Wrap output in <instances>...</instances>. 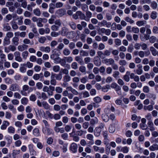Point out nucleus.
Instances as JSON below:
<instances>
[{
	"instance_id": "f257e3e1",
	"label": "nucleus",
	"mask_w": 158,
	"mask_h": 158,
	"mask_svg": "<svg viewBox=\"0 0 158 158\" xmlns=\"http://www.w3.org/2000/svg\"><path fill=\"white\" fill-rule=\"evenodd\" d=\"M66 10L64 8L58 9L55 12V15L58 17H61L66 14Z\"/></svg>"
},
{
	"instance_id": "f03ea898",
	"label": "nucleus",
	"mask_w": 158,
	"mask_h": 158,
	"mask_svg": "<svg viewBox=\"0 0 158 158\" xmlns=\"http://www.w3.org/2000/svg\"><path fill=\"white\" fill-rule=\"evenodd\" d=\"M15 57V60L19 62H21L23 61V59L20 56V53L18 51H16L14 53Z\"/></svg>"
},
{
	"instance_id": "7ed1b4c3",
	"label": "nucleus",
	"mask_w": 158,
	"mask_h": 158,
	"mask_svg": "<svg viewBox=\"0 0 158 158\" xmlns=\"http://www.w3.org/2000/svg\"><path fill=\"white\" fill-rule=\"evenodd\" d=\"M9 89L10 90L13 91H17L19 90V87L16 84H13L11 85Z\"/></svg>"
},
{
	"instance_id": "20e7f679",
	"label": "nucleus",
	"mask_w": 158,
	"mask_h": 158,
	"mask_svg": "<svg viewBox=\"0 0 158 158\" xmlns=\"http://www.w3.org/2000/svg\"><path fill=\"white\" fill-rule=\"evenodd\" d=\"M98 25H100L101 26H106V27L108 28H109L111 26V23L109 22H107V21L105 20H103L101 22H100Z\"/></svg>"
},
{
	"instance_id": "39448f33",
	"label": "nucleus",
	"mask_w": 158,
	"mask_h": 158,
	"mask_svg": "<svg viewBox=\"0 0 158 158\" xmlns=\"http://www.w3.org/2000/svg\"><path fill=\"white\" fill-rule=\"evenodd\" d=\"M45 129H43L42 131L44 134H46L48 135H50L53 134V131L52 130L48 127H45Z\"/></svg>"
},
{
	"instance_id": "423d86ee",
	"label": "nucleus",
	"mask_w": 158,
	"mask_h": 158,
	"mask_svg": "<svg viewBox=\"0 0 158 158\" xmlns=\"http://www.w3.org/2000/svg\"><path fill=\"white\" fill-rule=\"evenodd\" d=\"M105 63L108 65H112L115 63L114 60L112 58L106 59L104 60Z\"/></svg>"
},
{
	"instance_id": "0eeeda50",
	"label": "nucleus",
	"mask_w": 158,
	"mask_h": 158,
	"mask_svg": "<svg viewBox=\"0 0 158 158\" xmlns=\"http://www.w3.org/2000/svg\"><path fill=\"white\" fill-rule=\"evenodd\" d=\"M77 144L74 143H73L71 145L70 150L73 152L76 153L77 151Z\"/></svg>"
},
{
	"instance_id": "6e6552de",
	"label": "nucleus",
	"mask_w": 158,
	"mask_h": 158,
	"mask_svg": "<svg viewBox=\"0 0 158 158\" xmlns=\"http://www.w3.org/2000/svg\"><path fill=\"white\" fill-rule=\"evenodd\" d=\"M77 15L79 17V18L81 20H85L86 21H89V19L86 18L85 15L81 11H78Z\"/></svg>"
},
{
	"instance_id": "1a4fd4ad",
	"label": "nucleus",
	"mask_w": 158,
	"mask_h": 158,
	"mask_svg": "<svg viewBox=\"0 0 158 158\" xmlns=\"http://www.w3.org/2000/svg\"><path fill=\"white\" fill-rule=\"evenodd\" d=\"M94 62L95 65L99 66L101 64V61L100 59L98 56H96L94 58Z\"/></svg>"
},
{
	"instance_id": "9d476101",
	"label": "nucleus",
	"mask_w": 158,
	"mask_h": 158,
	"mask_svg": "<svg viewBox=\"0 0 158 158\" xmlns=\"http://www.w3.org/2000/svg\"><path fill=\"white\" fill-rule=\"evenodd\" d=\"M75 60L81 65H82L84 64L83 58L81 57L80 56H76L75 57Z\"/></svg>"
},
{
	"instance_id": "9b49d317",
	"label": "nucleus",
	"mask_w": 158,
	"mask_h": 158,
	"mask_svg": "<svg viewBox=\"0 0 158 158\" xmlns=\"http://www.w3.org/2000/svg\"><path fill=\"white\" fill-rule=\"evenodd\" d=\"M9 123L7 121H3L2 123V124L1 127V129L2 130L6 129L7 126H9Z\"/></svg>"
},
{
	"instance_id": "f8f14e48",
	"label": "nucleus",
	"mask_w": 158,
	"mask_h": 158,
	"mask_svg": "<svg viewBox=\"0 0 158 158\" xmlns=\"http://www.w3.org/2000/svg\"><path fill=\"white\" fill-rule=\"evenodd\" d=\"M40 77H43V76L42 73H41L39 74H35L33 76V79L35 80H38Z\"/></svg>"
},
{
	"instance_id": "ddd939ff",
	"label": "nucleus",
	"mask_w": 158,
	"mask_h": 158,
	"mask_svg": "<svg viewBox=\"0 0 158 158\" xmlns=\"http://www.w3.org/2000/svg\"><path fill=\"white\" fill-rule=\"evenodd\" d=\"M23 89L24 91H28V92L29 93L31 92L33 90V89L32 87H29L27 85H24L23 87Z\"/></svg>"
},
{
	"instance_id": "4468645a",
	"label": "nucleus",
	"mask_w": 158,
	"mask_h": 158,
	"mask_svg": "<svg viewBox=\"0 0 158 158\" xmlns=\"http://www.w3.org/2000/svg\"><path fill=\"white\" fill-rule=\"evenodd\" d=\"M130 74V71H127L126 72V74L123 76V78L124 80L127 82H128L130 81L129 76Z\"/></svg>"
},
{
	"instance_id": "2eb2a0df",
	"label": "nucleus",
	"mask_w": 158,
	"mask_h": 158,
	"mask_svg": "<svg viewBox=\"0 0 158 158\" xmlns=\"http://www.w3.org/2000/svg\"><path fill=\"white\" fill-rule=\"evenodd\" d=\"M28 46L27 45L24 44L20 45L18 46V50L22 52L24 50L27 49Z\"/></svg>"
},
{
	"instance_id": "dca6fc26",
	"label": "nucleus",
	"mask_w": 158,
	"mask_h": 158,
	"mask_svg": "<svg viewBox=\"0 0 158 158\" xmlns=\"http://www.w3.org/2000/svg\"><path fill=\"white\" fill-rule=\"evenodd\" d=\"M40 50L43 52L49 53L50 51V48L49 47H41L40 48Z\"/></svg>"
},
{
	"instance_id": "f3484780",
	"label": "nucleus",
	"mask_w": 158,
	"mask_h": 158,
	"mask_svg": "<svg viewBox=\"0 0 158 158\" xmlns=\"http://www.w3.org/2000/svg\"><path fill=\"white\" fill-rule=\"evenodd\" d=\"M137 66L139 67L138 69L136 70V73L138 75H141L143 72V71L142 69V66L140 64L138 65Z\"/></svg>"
},
{
	"instance_id": "a211bd4d",
	"label": "nucleus",
	"mask_w": 158,
	"mask_h": 158,
	"mask_svg": "<svg viewBox=\"0 0 158 158\" xmlns=\"http://www.w3.org/2000/svg\"><path fill=\"white\" fill-rule=\"evenodd\" d=\"M149 149L151 151L158 150V145L156 143L153 144L149 148Z\"/></svg>"
},
{
	"instance_id": "6ab92c4d",
	"label": "nucleus",
	"mask_w": 158,
	"mask_h": 158,
	"mask_svg": "<svg viewBox=\"0 0 158 158\" xmlns=\"http://www.w3.org/2000/svg\"><path fill=\"white\" fill-rule=\"evenodd\" d=\"M25 64H21L19 68V71L22 73H25L26 71V68L25 67Z\"/></svg>"
},
{
	"instance_id": "aec40b11",
	"label": "nucleus",
	"mask_w": 158,
	"mask_h": 158,
	"mask_svg": "<svg viewBox=\"0 0 158 158\" xmlns=\"http://www.w3.org/2000/svg\"><path fill=\"white\" fill-rule=\"evenodd\" d=\"M33 134L36 137H38L40 135V132L39 129L35 128L33 131Z\"/></svg>"
},
{
	"instance_id": "412c9836",
	"label": "nucleus",
	"mask_w": 158,
	"mask_h": 158,
	"mask_svg": "<svg viewBox=\"0 0 158 158\" xmlns=\"http://www.w3.org/2000/svg\"><path fill=\"white\" fill-rule=\"evenodd\" d=\"M68 25L70 26L71 28L73 30H75L76 28V25L75 23L72 21H70L69 22Z\"/></svg>"
},
{
	"instance_id": "4be33fe9",
	"label": "nucleus",
	"mask_w": 158,
	"mask_h": 158,
	"mask_svg": "<svg viewBox=\"0 0 158 158\" xmlns=\"http://www.w3.org/2000/svg\"><path fill=\"white\" fill-rule=\"evenodd\" d=\"M101 131L100 129L96 127L94 131V135L96 137L99 136L100 135Z\"/></svg>"
},
{
	"instance_id": "5701e85b",
	"label": "nucleus",
	"mask_w": 158,
	"mask_h": 158,
	"mask_svg": "<svg viewBox=\"0 0 158 158\" xmlns=\"http://www.w3.org/2000/svg\"><path fill=\"white\" fill-rule=\"evenodd\" d=\"M98 118L97 117H95L94 118L91 119L90 120V123L91 125H94L98 123Z\"/></svg>"
},
{
	"instance_id": "b1692460",
	"label": "nucleus",
	"mask_w": 158,
	"mask_h": 158,
	"mask_svg": "<svg viewBox=\"0 0 158 158\" xmlns=\"http://www.w3.org/2000/svg\"><path fill=\"white\" fill-rule=\"evenodd\" d=\"M52 75H54V77H55L56 79L57 80L60 81L62 78V74L60 73L58 74H54Z\"/></svg>"
},
{
	"instance_id": "393cba45",
	"label": "nucleus",
	"mask_w": 158,
	"mask_h": 158,
	"mask_svg": "<svg viewBox=\"0 0 158 158\" xmlns=\"http://www.w3.org/2000/svg\"><path fill=\"white\" fill-rule=\"evenodd\" d=\"M143 109L145 110L152 111L153 109V106L152 105H149L147 106H144L143 107Z\"/></svg>"
},
{
	"instance_id": "a878e982",
	"label": "nucleus",
	"mask_w": 158,
	"mask_h": 158,
	"mask_svg": "<svg viewBox=\"0 0 158 158\" xmlns=\"http://www.w3.org/2000/svg\"><path fill=\"white\" fill-rule=\"evenodd\" d=\"M55 7L54 5L52 4H51L49 5V7L48 10L49 12L51 14H53L54 13V9Z\"/></svg>"
},
{
	"instance_id": "bb28decb",
	"label": "nucleus",
	"mask_w": 158,
	"mask_h": 158,
	"mask_svg": "<svg viewBox=\"0 0 158 158\" xmlns=\"http://www.w3.org/2000/svg\"><path fill=\"white\" fill-rule=\"evenodd\" d=\"M102 120L105 122H107L109 119V117L108 115L104 114H102Z\"/></svg>"
},
{
	"instance_id": "cd10ccee",
	"label": "nucleus",
	"mask_w": 158,
	"mask_h": 158,
	"mask_svg": "<svg viewBox=\"0 0 158 158\" xmlns=\"http://www.w3.org/2000/svg\"><path fill=\"white\" fill-rule=\"evenodd\" d=\"M49 88V86H44L43 89V91L44 92H47L48 95L50 96V95H51L52 94V93H50V90Z\"/></svg>"
},
{
	"instance_id": "c85d7f7f",
	"label": "nucleus",
	"mask_w": 158,
	"mask_h": 158,
	"mask_svg": "<svg viewBox=\"0 0 158 158\" xmlns=\"http://www.w3.org/2000/svg\"><path fill=\"white\" fill-rule=\"evenodd\" d=\"M33 12L34 14L37 16H40L41 14V11L39 8L34 9Z\"/></svg>"
},
{
	"instance_id": "c756f323",
	"label": "nucleus",
	"mask_w": 158,
	"mask_h": 158,
	"mask_svg": "<svg viewBox=\"0 0 158 158\" xmlns=\"http://www.w3.org/2000/svg\"><path fill=\"white\" fill-rule=\"evenodd\" d=\"M150 17L152 19H155L157 17V13L156 12L153 11L151 13Z\"/></svg>"
},
{
	"instance_id": "7c9ffc66",
	"label": "nucleus",
	"mask_w": 158,
	"mask_h": 158,
	"mask_svg": "<svg viewBox=\"0 0 158 158\" xmlns=\"http://www.w3.org/2000/svg\"><path fill=\"white\" fill-rule=\"evenodd\" d=\"M42 21L41 20V18H38V20L36 22L37 25L39 27H42L44 25L42 23Z\"/></svg>"
},
{
	"instance_id": "2f4dec72",
	"label": "nucleus",
	"mask_w": 158,
	"mask_h": 158,
	"mask_svg": "<svg viewBox=\"0 0 158 158\" xmlns=\"http://www.w3.org/2000/svg\"><path fill=\"white\" fill-rule=\"evenodd\" d=\"M68 29L65 27H63L61 31L60 34L62 35H66L68 32Z\"/></svg>"
},
{
	"instance_id": "473e14b6",
	"label": "nucleus",
	"mask_w": 158,
	"mask_h": 158,
	"mask_svg": "<svg viewBox=\"0 0 158 158\" xmlns=\"http://www.w3.org/2000/svg\"><path fill=\"white\" fill-rule=\"evenodd\" d=\"M81 94L83 95V97L84 98H88L90 96L89 92L86 91L82 92Z\"/></svg>"
},
{
	"instance_id": "72a5a7b5",
	"label": "nucleus",
	"mask_w": 158,
	"mask_h": 158,
	"mask_svg": "<svg viewBox=\"0 0 158 158\" xmlns=\"http://www.w3.org/2000/svg\"><path fill=\"white\" fill-rule=\"evenodd\" d=\"M71 80V77L68 74L66 75L63 77V81L65 82H67L70 81Z\"/></svg>"
},
{
	"instance_id": "f704fd0d",
	"label": "nucleus",
	"mask_w": 158,
	"mask_h": 158,
	"mask_svg": "<svg viewBox=\"0 0 158 158\" xmlns=\"http://www.w3.org/2000/svg\"><path fill=\"white\" fill-rule=\"evenodd\" d=\"M54 75H51V80L50 81V83L51 85H55L57 83L56 80L54 79Z\"/></svg>"
},
{
	"instance_id": "c9c22d12",
	"label": "nucleus",
	"mask_w": 158,
	"mask_h": 158,
	"mask_svg": "<svg viewBox=\"0 0 158 158\" xmlns=\"http://www.w3.org/2000/svg\"><path fill=\"white\" fill-rule=\"evenodd\" d=\"M28 102V99L25 97L22 98L21 100V103L24 105H27V104Z\"/></svg>"
},
{
	"instance_id": "e433bc0d",
	"label": "nucleus",
	"mask_w": 158,
	"mask_h": 158,
	"mask_svg": "<svg viewBox=\"0 0 158 158\" xmlns=\"http://www.w3.org/2000/svg\"><path fill=\"white\" fill-rule=\"evenodd\" d=\"M75 32L73 31L69 32L67 34L68 37L70 39H72L75 36Z\"/></svg>"
},
{
	"instance_id": "4c0bfd02",
	"label": "nucleus",
	"mask_w": 158,
	"mask_h": 158,
	"mask_svg": "<svg viewBox=\"0 0 158 158\" xmlns=\"http://www.w3.org/2000/svg\"><path fill=\"white\" fill-rule=\"evenodd\" d=\"M150 50L152 54L154 56H156L157 54V52L156 50L153 47H151L150 48Z\"/></svg>"
},
{
	"instance_id": "58836bf2",
	"label": "nucleus",
	"mask_w": 158,
	"mask_h": 158,
	"mask_svg": "<svg viewBox=\"0 0 158 158\" xmlns=\"http://www.w3.org/2000/svg\"><path fill=\"white\" fill-rule=\"evenodd\" d=\"M157 3L154 1H153L151 3L150 6L154 10L156 9L157 7Z\"/></svg>"
},
{
	"instance_id": "ea45409f",
	"label": "nucleus",
	"mask_w": 158,
	"mask_h": 158,
	"mask_svg": "<svg viewBox=\"0 0 158 158\" xmlns=\"http://www.w3.org/2000/svg\"><path fill=\"white\" fill-rule=\"evenodd\" d=\"M110 89V86L109 85H106L102 87V89L103 92H106L108 90Z\"/></svg>"
},
{
	"instance_id": "a19ab883",
	"label": "nucleus",
	"mask_w": 158,
	"mask_h": 158,
	"mask_svg": "<svg viewBox=\"0 0 158 158\" xmlns=\"http://www.w3.org/2000/svg\"><path fill=\"white\" fill-rule=\"evenodd\" d=\"M146 21L144 20L139 21L136 22V24L139 27H140L143 25L145 24H146Z\"/></svg>"
},
{
	"instance_id": "79ce46f5",
	"label": "nucleus",
	"mask_w": 158,
	"mask_h": 158,
	"mask_svg": "<svg viewBox=\"0 0 158 158\" xmlns=\"http://www.w3.org/2000/svg\"><path fill=\"white\" fill-rule=\"evenodd\" d=\"M10 29L11 27L8 23L3 25V30L5 31H10Z\"/></svg>"
},
{
	"instance_id": "37998d69",
	"label": "nucleus",
	"mask_w": 158,
	"mask_h": 158,
	"mask_svg": "<svg viewBox=\"0 0 158 158\" xmlns=\"http://www.w3.org/2000/svg\"><path fill=\"white\" fill-rule=\"evenodd\" d=\"M8 108L13 112L15 113L16 112V109L14 108V106L11 104H9L8 105Z\"/></svg>"
},
{
	"instance_id": "c03bdc74",
	"label": "nucleus",
	"mask_w": 158,
	"mask_h": 158,
	"mask_svg": "<svg viewBox=\"0 0 158 158\" xmlns=\"http://www.w3.org/2000/svg\"><path fill=\"white\" fill-rule=\"evenodd\" d=\"M121 151L124 153H127L129 152L128 148L127 146L123 147L121 149Z\"/></svg>"
},
{
	"instance_id": "a18cd8bd",
	"label": "nucleus",
	"mask_w": 158,
	"mask_h": 158,
	"mask_svg": "<svg viewBox=\"0 0 158 158\" xmlns=\"http://www.w3.org/2000/svg\"><path fill=\"white\" fill-rule=\"evenodd\" d=\"M85 15H86V18L89 20V19L91 18L92 16V13L89 11L87 10L86 12Z\"/></svg>"
},
{
	"instance_id": "49530a36",
	"label": "nucleus",
	"mask_w": 158,
	"mask_h": 158,
	"mask_svg": "<svg viewBox=\"0 0 158 158\" xmlns=\"http://www.w3.org/2000/svg\"><path fill=\"white\" fill-rule=\"evenodd\" d=\"M80 55L82 56H88L89 55V53L88 52L84 51L83 50H81L80 51Z\"/></svg>"
},
{
	"instance_id": "de8ad7c7",
	"label": "nucleus",
	"mask_w": 158,
	"mask_h": 158,
	"mask_svg": "<svg viewBox=\"0 0 158 158\" xmlns=\"http://www.w3.org/2000/svg\"><path fill=\"white\" fill-rule=\"evenodd\" d=\"M61 138L65 140H67L68 138V135L66 133H64L61 135Z\"/></svg>"
},
{
	"instance_id": "09e8293b",
	"label": "nucleus",
	"mask_w": 158,
	"mask_h": 158,
	"mask_svg": "<svg viewBox=\"0 0 158 158\" xmlns=\"http://www.w3.org/2000/svg\"><path fill=\"white\" fill-rule=\"evenodd\" d=\"M94 101L97 103H98L102 101V99L99 97L97 96L94 98Z\"/></svg>"
},
{
	"instance_id": "8fccbe9b",
	"label": "nucleus",
	"mask_w": 158,
	"mask_h": 158,
	"mask_svg": "<svg viewBox=\"0 0 158 158\" xmlns=\"http://www.w3.org/2000/svg\"><path fill=\"white\" fill-rule=\"evenodd\" d=\"M8 132L10 133H14L15 132V129L12 127H10L8 128Z\"/></svg>"
},
{
	"instance_id": "3c124183",
	"label": "nucleus",
	"mask_w": 158,
	"mask_h": 158,
	"mask_svg": "<svg viewBox=\"0 0 158 158\" xmlns=\"http://www.w3.org/2000/svg\"><path fill=\"white\" fill-rule=\"evenodd\" d=\"M143 90L144 92L146 93H148L150 91L149 88L147 86H144L143 87Z\"/></svg>"
},
{
	"instance_id": "603ef678",
	"label": "nucleus",
	"mask_w": 158,
	"mask_h": 158,
	"mask_svg": "<svg viewBox=\"0 0 158 158\" xmlns=\"http://www.w3.org/2000/svg\"><path fill=\"white\" fill-rule=\"evenodd\" d=\"M60 34V32H56L55 31H53L51 32V35L52 37H55L58 36Z\"/></svg>"
},
{
	"instance_id": "864d4df0",
	"label": "nucleus",
	"mask_w": 158,
	"mask_h": 158,
	"mask_svg": "<svg viewBox=\"0 0 158 158\" xmlns=\"http://www.w3.org/2000/svg\"><path fill=\"white\" fill-rule=\"evenodd\" d=\"M1 13L2 15H4L8 13V9L6 8H3L1 9Z\"/></svg>"
},
{
	"instance_id": "5fc2aeb1",
	"label": "nucleus",
	"mask_w": 158,
	"mask_h": 158,
	"mask_svg": "<svg viewBox=\"0 0 158 158\" xmlns=\"http://www.w3.org/2000/svg\"><path fill=\"white\" fill-rule=\"evenodd\" d=\"M60 69V67L58 65H55L53 67V70L55 72H58Z\"/></svg>"
},
{
	"instance_id": "6e6d98bb",
	"label": "nucleus",
	"mask_w": 158,
	"mask_h": 158,
	"mask_svg": "<svg viewBox=\"0 0 158 158\" xmlns=\"http://www.w3.org/2000/svg\"><path fill=\"white\" fill-rule=\"evenodd\" d=\"M56 17L54 15H52L51 16V18L48 20V23L50 24H52L54 23V19Z\"/></svg>"
},
{
	"instance_id": "4d7b16f0",
	"label": "nucleus",
	"mask_w": 158,
	"mask_h": 158,
	"mask_svg": "<svg viewBox=\"0 0 158 158\" xmlns=\"http://www.w3.org/2000/svg\"><path fill=\"white\" fill-rule=\"evenodd\" d=\"M146 33L147 35H145V37L146 40L147 39H149V35L151 33V31L150 29L148 28L146 30Z\"/></svg>"
},
{
	"instance_id": "13d9d810",
	"label": "nucleus",
	"mask_w": 158,
	"mask_h": 158,
	"mask_svg": "<svg viewBox=\"0 0 158 158\" xmlns=\"http://www.w3.org/2000/svg\"><path fill=\"white\" fill-rule=\"evenodd\" d=\"M125 20L126 21L129 23L131 24L133 23L134 22V21L129 17H126L125 19Z\"/></svg>"
},
{
	"instance_id": "bf43d9fd",
	"label": "nucleus",
	"mask_w": 158,
	"mask_h": 158,
	"mask_svg": "<svg viewBox=\"0 0 158 158\" xmlns=\"http://www.w3.org/2000/svg\"><path fill=\"white\" fill-rule=\"evenodd\" d=\"M71 67L74 69H78V64L76 62H73L71 64Z\"/></svg>"
},
{
	"instance_id": "052dcab7",
	"label": "nucleus",
	"mask_w": 158,
	"mask_h": 158,
	"mask_svg": "<svg viewBox=\"0 0 158 158\" xmlns=\"http://www.w3.org/2000/svg\"><path fill=\"white\" fill-rule=\"evenodd\" d=\"M49 25L48 24H46L45 27V28L44 29V32L46 34H48L50 32V28L48 27Z\"/></svg>"
},
{
	"instance_id": "680f3d73",
	"label": "nucleus",
	"mask_w": 158,
	"mask_h": 158,
	"mask_svg": "<svg viewBox=\"0 0 158 158\" xmlns=\"http://www.w3.org/2000/svg\"><path fill=\"white\" fill-rule=\"evenodd\" d=\"M42 106L46 110L49 109L50 107L48 104L45 102H42Z\"/></svg>"
},
{
	"instance_id": "e2e57ef3",
	"label": "nucleus",
	"mask_w": 158,
	"mask_h": 158,
	"mask_svg": "<svg viewBox=\"0 0 158 158\" xmlns=\"http://www.w3.org/2000/svg\"><path fill=\"white\" fill-rule=\"evenodd\" d=\"M119 64L121 66H125L127 64V62L125 60H120L119 62Z\"/></svg>"
},
{
	"instance_id": "0e129e2a",
	"label": "nucleus",
	"mask_w": 158,
	"mask_h": 158,
	"mask_svg": "<svg viewBox=\"0 0 158 158\" xmlns=\"http://www.w3.org/2000/svg\"><path fill=\"white\" fill-rule=\"evenodd\" d=\"M55 90L57 93L59 94L61 93L63 91V89L60 87L58 86L56 87Z\"/></svg>"
},
{
	"instance_id": "69168bd1",
	"label": "nucleus",
	"mask_w": 158,
	"mask_h": 158,
	"mask_svg": "<svg viewBox=\"0 0 158 158\" xmlns=\"http://www.w3.org/2000/svg\"><path fill=\"white\" fill-rule=\"evenodd\" d=\"M63 3L62 2H56L55 5V6L56 8H60L63 7Z\"/></svg>"
},
{
	"instance_id": "338daca9",
	"label": "nucleus",
	"mask_w": 158,
	"mask_h": 158,
	"mask_svg": "<svg viewBox=\"0 0 158 158\" xmlns=\"http://www.w3.org/2000/svg\"><path fill=\"white\" fill-rule=\"evenodd\" d=\"M65 59L67 62L70 63L73 61V58L72 57L69 56L65 57Z\"/></svg>"
},
{
	"instance_id": "774afa93",
	"label": "nucleus",
	"mask_w": 158,
	"mask_h": 158,
	"mask_svg": "<svg viewBox=\"0 0 158 158\" xmlns=\"http://www.w3.org/2000/svg\"><path fill=\"white\" fill-rule=\"evenodd\" d=\"M12 28L15 30L19 28L16 22H14L12 23Z\"/></svg>"
}]
</instances>
